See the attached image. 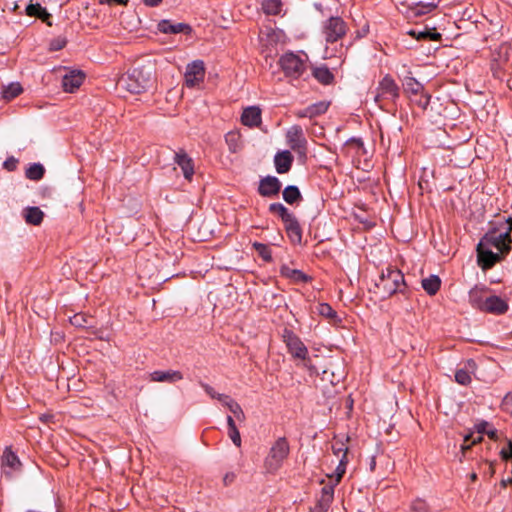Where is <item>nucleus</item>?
Here are the masks:
<instances>
[{
    "instance_id": "61",
    "label": "nucleus",
    "mask_w": 512,
    "mask_h": 512,
    "mask_svg": "<svg viewBox=\"0 0 512 512\" xmlns=\"http://www.w3.org/2000/svg\"><path fill=\"white\" fill-rule=\"evenodd\" d=\"M486 433L490 436V438H494L496 436V430H487Z\"/></svg>"
},
{
    "instance_id": "54",
    "label": "nucleus",
    "mask_w": 512,
    "mask_h": 512,
    "mask_svg": "<svg viewBox=\"0 0 512 512\" xmlns=\"http://www.w3.org/2000/svg\"><path fill=\"white\" fill-rule=\"evenodd\" d=\"M505 406L510 410L512 414V395H507L505 397Z\"/></svg>"
},
{
    "instance_id": "9",
    "label": "nucleus",
    "mask_w": 512,
    "mask_h": 512,
    "mask_svg": "<svg viewBox=\"0 0 512 512\" xmlns=\"http://www.w3.org/2000/svg\"><path fill=\"white\" fill-rule=\"evenodd\" d=\"M0 462L1 474L7 479H12L21 471L22 463L19 457L10 448L5 449Z\"/></svg>"
},
{
    "instance_id": "25",
    "label": "nucleus",
    "mask_w": 512,
    "mask_h": 512,
    "mask_svg": "<svg viewBox=\"0 0 512 512\" xmlns=\"http://www.w3.org/2000/svg\"><path fill=\"white\" fill-rule=\"evenodd\" d=\"M312 75L314 76L315 79H317L321 84L324 85H329L334 80L333 73L325 65L314 67L312 69Z\"/></svg>"
},
{
    "instance_id": "57",
    "label": "nucleus",
    "mask_w": 512,
    "mask_h": 512,
    "mask_svg": "<svg viewBox=\"0 0 512 512\" xmlns=\"http://www.w3.org/2000/svg\"><path fill=\"white\" fill-rule=\"evenodd\" d=\"M226 420H227L228 430L231 429L232 427H236L235 421L231 415H228Z\"/></svg>"
},
{
    "instance_id": "7",
    "label": "nucleus",
    "mask_w": 512,
    "mask_h": 512,
    "mask_svg": "<svg viewBox=\"0 0 512 512\" xmlns=\"http://www.w3.org/2000/svg\"><path fill=\"white\" fill-rule=\"evenodd\" d=\"M282 338L290 355L294 359L304 361L305 365L308 366L306 361L309 360V352L300 337H298L292 330L284 329Z\"/></svg>"
},
{
    "instance_id": "63",
    "label": "nucleus",
    "mask_w": 512,
    "mask_h": 512,
    "mask_svg": "<svg viewBox=\"0 0 512 512\" xmlns=\"http://www.w3.org/2000/svg\"><path fill=\"white\" fill-rule=\"evenodd\" d=\"M476 478H477L476 473H472V474H471V479H472V480H475Z\"/></svg>"
},
{
    "instance_id": "27",
    "label": "nucleus",
    "mask_w": 512,
    "mask_h": 512,
    "mask_svg": "<svg viewBox=\"0 0 512 512\" xmlns=\"http://www.w3.org/2000/svg\"><path fill=\"white\" fill-rule=\"evenodd\" d=\"M43 216L44 214L39 207H27L24 210V218L28 224L39 225Z\"/></svg>"
},
{
    "instance_id": "21",
    "label": "nucleus",
    "mask_w": 512,
    "mask_h": 512,
    "mask_svg": "<svg viewBox=\"0 0 512 512\" xmlns=\"http://www.w3.org/2000/svg\"><path fill=\"white\" fill-rule=\"evenodd\" d=\"M242 124L248 127H257L261 123V110L256 106L244 109L241 115Z\"/></svg>"
},
{
    "instance_id": "16",
    "label": "nucleus",
    "mask_w": 512,
    "mask_h": 512,
    "mask_svg": "<svg viewBox=\"0 0 512 512\" xmlns=\"http://www.w3.org/2000/svg\"><path fill=\"white\" fill-rule=\"evenodd\" d=\"M293 164V156L290 151H279L274 156V166L278 174L288 173Z\"/></svg>"
},
{
    "instance_id": "2",
    "label": "nucleus",
    "mask_w": 512,
    "mask_h": 512,
    "mask_svg": "<svg viewBox=\"0 0 512 512\" xmlns=\"http://www.w3.org/2000/svg\"><path fill=\"white\" fill-rule=\"evenodd\" d=\"M375 286L381 292V297L385 299L397 292L403 293L406 283L404 275L400 270L387 267L382 270Z\"/></svg>"
},
{
    "instance_id": "4",
    "label": "nucleus",
    "mask_w": 512,
    "mask_h": 512,
    "mask_svg": "<svg viewBox=\"0 0 512 512\" xmlns=\"http://www.w3.org/2000/svg\"><path fill=\"white\" fill-rule=\"evenodd\" d=\"M308 56L305 53L287 52L279 59V64L285 76L290 79H299L308 68Z\"/></svg>"
},
{
    "instance_id": "38",
    "label": "nucleus",
    "mask_w": 512,
    "mask_h": 512,
    "mask_svg": "<svg viewBox=\"0 0 512 512\" xmlns=\"http://www.w3.org/2000/svg\"><path fill=\"white\" fill-rule=\"evenodd\" d=\"M347 462H348V460L345 457V455H342V457L339 459V463L335 469V476H336L335 484H337L341 480L343 475L345 474Z\"/></svg>"
},
{
    "instance_id": "47",
    "label": "nucleus",
    "mask_w": 512,
    "mask_h": 512,
    "mask_svg": "<svg viewBox=\"0 0 512 512\" xmlns=\"http://www.w3.org/2000/svg\"><path fill=\"white\" fill-rule=\"evenodd\" d=\"M200 386L204 389V391L213 399H217L221 393H218L214 390L213 387L208 385L207 383L201 382Z\"/></svg>"
},
{
    "instance_id": "24",
    "label": "nucleus",
    "mask_w": 512,
    "mask_h": 512,
    "mask_svg": "<svg viewBox=\"0 0 512 512\" xmlns=\"http://www.w3.org/2000/svg\"><path fill=\"white\" fill-rule=\"evenodd\" d=\"M476 364L473 360H469L464 368L458 369L455 373V380L461 385H468L471 382V373Z\"/></svg>"
},
{
    "instance_id": "58",
    "label": "nucleus",
    "mask_w": 512,
    "mask_h": 512,
    "mask_svg": "<svg viewBox=\"0 0 512 512\" xmlns=\"http://www.w3.org/2000/svg\"><path fill=\"white\" fill-rule=\"evenodd\" d=\"M352 142L356 143V144H357V145H359V146H363V142H362V140H361V139H358V138H354V137H351L350 139H348V140L346 141V144H348V143H352Z\"/></svg>"
},
{
    "instance_id": "11",
    "label": "nucleus",
    "mask_w": 512,
    "mask_h": 512,
    "mask_svg": "<svg viewBox=\"0 0 512 512\" xmlns=\"http://www.w3.org/2000/svg\"><path fill=\"white\" fill-rule=\"evenodd\" d=\"M281 182L275 176H265L260 179L258 193L263 197L277 196L281 190Z\"/></svg>"
},
{
    "instance_id": "46",
    "label": "nucleus",
    "mask_w": 512,
    "mask_h": 512,
    "mask_svg": "<svg viewBox=\"0 0 512 512\" xmlns=\"http://www.w3.org/2000/svg\"><path fill=\"white\" fill-rule=\"evenodd\" d=\"M41 10L42 6L39 3H31L26 7V14L28 16H37Z\"/></svg>"
},
{
    "instance_id": "29",
    "label": "nucleus",
    "mask_w": 512,
    "mask_h": 512,
    "mask_svg": "<svg viewBox=\"0 0 512 512\" xmlns=\"http://www.w3.org/2000/svg\"><path fill=\"white\" fill-rule=\"evenodd\" d=\"M488 426L487 423H481L478 425V434L477 435H474L473 433L465 436L464 438V443L461 445V448L463 450H467L470 448L471 445L481 441L482 439V436L480 435L481 433H486L487 430H486V427Z\"/></svg>"
},
{
    "instance_id": "10",
    "label": "nucleus",
    "mask_w": 512,
    "mask_h": 512,
    "mask_svg": "<svg viewBox=\"0 0 512 512\" xmlns=\"http://www.w3.org/2000/svg\"><path fill=\"white\" fill-rule=\"evenodd\" d=\"M205 76L204 62L195 60L189 63L185 71V84L189 88H193L203 82Z\"/></svg>"
},
{
    "instance_id": "5",
    "label": "nucleus",
    "mask_w": 512,
    "mask_h": 512,
    "mask_svg": "<svg viewBox=\"0 0 512 512\" xmlns=\"http://www.w3.org/2000/svg\"><path fill=\"white\" fill-rule=\"evenodd\" d=\"M290 446L285 437L278 438L270 448V451L265 458L264 466L269 473H275L279 470L284 460L288 457Z\"/></svg>"
},
{
    "instance_id": "35",
    "label": "nucleus",
    "mask_w": 512,
    "mask_h": 512,
    "mask_svg": "<svg viewBox=\"0 0 512 512\" xmlns=\"http://www.w3.org/2000/svg\"><path fill=\"white\" fill-rule=\"evenodd\" d=\"M253 248L257 251L258 255L266 262H270L272 260V251L268 245L254 242Z\"/></svg>"
},
{
    "instance_id": "37",
    "label": "nucleus",
    "mask_w": 512,
    "mask_h": 512,
    "mask_svg": "<svg viewBox=\"0 0 512 512\" xmlns=\"http://www.w3.org/2000/svg\"><path fill=\"white\" fill-rule=\"evenodd\" d=\"M239 134L235 133V132H228L225 136V141L227 143V145L229 146V150L231 152H237L240 148V145H239Z\"/></svg>"
},
{
    "instance_id": "26",
    "label": "nucleus",
    "mask_w": 512,
    "mask_h": 512,
    "mask_svg": "<svg viewBox=\"0 0 512 512\" xmlns=\"http://www.w3.org/2000/svg\"><path fill=\"white\" fill-rule=\"evenodd\" d=\"M283 199L286 203L292 205L302 200V195L296 185H288L283 190Z\"/></svg>"
},
{
    "instance_id": "52",
    "label": "nucleus",
    "mask_w": 512,
    "mask_h": 512,
    "mask_svg": "<svg viewBox=\"0 0 512 512\" xmlns=\"http://www.w3.org/2000/svg\"><path fill=\"white\" fill-rule=\"evenodd\" d=\"M36 17L46 21L50 17V14L48 13L46 8L42 7V10L39 11V14Z\"/></svg>"
},
{
    "instance_id": "12",
    "label": "nucleus",
    "mask_w": 512,
    "mask_h": 512,
    "mask_svg": "<svg viewBox=\"0 0 512 512\" xmlns=\"http://www.w3.org/2000/svg\"><path fill=\"white\" fill-rule=\"evenodd\" d=\"M85 74L80 70H71L62 78V87L65 92L73 93L83 83Z\"/></svg>"
},
{
    "instance_id": "32",
    "label": "nucleus",
    "mask_w": 512,
    "mask_h": 512,
    "mask_svg": "<svg viewBox=\"0 0 512 512\" xmlns=\"http://www.w3.org/2000/svg\"><path fill=\"white\" fill-rule=\"evenodd\" d=\"M22 92V87L18 82H12L2 87V97L11 100Z\"/></svg>"
},
{
    "instance_id": "17",
    "label": "nucleus",
    "mask_w": 512,
    "mask_h": 512,
    "mask_svg": "<svg viewBox=\"0 0 512 512\" xmlns=\"http://www.w3.org/2000/svg\"><path fill=\"white\" fill-rule=\"evenodd\" d=\"M488 297V288L486 286H474L468 293L469 303L473 308L482 310L485 300Z\"/></svg>"
},
{
    "instance_id": "19",
    "label": "nucleus",
    "mask_w": 512,
    "mask_h": 512,
    "mask_svg": "<svg viewBox=\"0 0 512 512\" xmlns=\"http://www.w3.org/2000/svg\"><path fill=\"white\" fill-rule=\"evenodd\" d=\"M150 379L154 382L175 383L183 379V375L177 370H156L150 373Z\"/></svg>"
},
{
    "instance_id": "39",
    "label": "nucleus",
    "mask_w": 512,
    "mask_h": 512,
    "mask_svg": "<svg viewBox=\"0 0 512 512\" xmlns=\"http://www.w3.org/2000/svg\"><path fill=\"white\" fill-rule=\"evenodd\" d=\"M332 451L337 457L341 458L342 455H345L347 458L348 447L343 441L335 440V442L332 444Z\"/></svg>"
},
{
    "instance_id": "34",
    "label": "nucleus",
    "mask_w": 512,
    "mask_h": 512,
    "mask_svg": "<svg viewBox=\"0 0 512 512\" xmlns=\"http://www.w3.org/2000/svg\"><path fill=\"white\" fill-rule=\"evenodd\" d=\"M282 3L280 0H264L262 8L266 14L276 15L280 13Z\"/></svg>"
},
{
    "instance_id": "30",
    "label": "nucleus",
    "mask_w": 512,
    "mask_h": 512,
    "mask_svg": "<svg viewBox=\"0 0 512 512\" xmlns=\"http://www.w3.org/2000/svg\"><path fill=\"white\" fill-rule=\"evenodd\" d=\"M269 211L271 213L277 214L281 218L283 223L295 216L282 203H271L269 205Z\"/></svg>"
},
{
    "instance_id": "64",
    "label": "nucleus",
    "mask_w": 512,
    "mask_h": 512,
    "mask_svg": "<svg viewBox=\"0 0 512 512\" xmlns=\"http://www.w3.org/2000/svg\"><path fill=\"white\" fill-rule=\"evenodd\" d=\"M25 512H41V511L34 510V509H28V510H26Z\"/></svg>"
},
{
    "instance_id": "43",
    "label": "nucleus",
    "mask_w": 512,
    "mask_h": 512,
    "mask_svg": "<svg viewBox=\"0 0 512 512\" xmlns=\"http://www.w3.org/2000/svg\"><path fill=\"white\" fill-rule=\"evenodd\" d=\"M66 43V38L59 36L51 40L49 48L51 51H59L65 47Z\"/></svg>"
},
{
    "instance_id": "6",
    "label": "nucleus",
    "mask_w": 512,
    "mask_h": 512,
    "mask_svg": "<svg viewBox=\"0 0 512 512\" xmlns=\"http://www.w3.org/2000/svg\"><path fill=\"white\" fill-rule=\"evenodd\" d=\"M322 35L327 43L340 40L347 32L346 22L339 16H330L321 25Z\"/></svg>"
},
{
    "instance_id": "41",
    "label": "nucleus",
    "mask_w": 512,
    "mask_h": 512,
    "mask_svg": "<svg viewBox=\"0 0 512 512\" xmlns=\"http://www.w3.org/2000/svg\"><path fill=\"white\" fill-rule=\"evenodd\" d=\"M409 512H431L424 500L417 499L412 502Z\"/></svg>"
},
{
    "instance_id": "18",
    "label": "nucleus",
    "mask_w": 512,
    "mask_h": 512,
    "mask_svg": "<svg viewBox=\"0 0 512 512\" xmlns=\"http://www.w3.org/2000/svg\"><path fill=\"white\" fill-rule=\"evenodd\" d=\"M175 163L181 168L182 173L187 180H191L194 174V165L192 159L184 151L175 153Z\"/></svg>"
},
{
    "instance_id": "3",
    "label": "nucleus",
    "mask_w": 512,
    "mask_h": 512,
    "mask_svg": "<svg viewBox=\"0 0 512 512\" xmlns=\"http://www.w3.org/2000/svg\"><path fill=\"white\" fill-rule=\"evenodd\" d=\"M152 81L150 68L136 67L127 71L119 79V85L131 93H142L148 89Z\"/></svg>"
},
{
    "instance_id": "55",
    "label": "nucleus",
    "mask_w": 512,
    "mask_h": 512,
    "mask_svg": "<svg viewBox=\"0 0 512 512\" xmlns=\"http://www.w3.org/2000/svg\"><path fill=\"white\" fill-rule=\"evenodd\" d=\"M423 8H426V10H419L418 13H427L431 11L432 9L436 8V5L433 3H428L427 5L423 6Z\"/></svg>"
},
{
    "instance_id": "50",
    "label": "nucleus",
    "mask_w": 512,
    "mask_h": 512,
    "mask_svg": "<svg viewBox=\"0 0 512 512\" xmlns=\"http://www.w3.org/2000/svg\"><path fill=\"white\" fill-rule=\"evenodd\" d=\"M218 401L225 407L229 408V405L232 404L235 400L231 398L229 395L220 394L218 397Z\"/></svg>"
},
{
    "instance_id": "36",
    "label": "nucleus",
    "mask_w": 512,
    "mask_h": 512,
    "mask_svg": "<svg viewBox=\"0 0 512 512\" xmlns=\"http://www.w3.org/2000/svg\"><path fill=\"white\" fill-rule=\"evenodd\" d=\"M316 311L323 317L334 320L337 318L336 311L328 303H320L316 307Z\"/></svg>"
},
{
    "instance_id": "14",
    "label": "nucleus",
    "mask_w": 512,
    "mask_h": 512,
    "mask_svg": "<svg viewBox=\"0 0 512 512\" xmlns=\"http://www.w3.org/2000/svg\"><path fill=\"white\" fill-rule=\"evenodd\" d=\"M330 103L327 101H319L316 103H313L303 109H300L296 112V116L299 118H315L317 116H320L324 114L328 108Z\"/></svg>"
},
{
    "instance_id": "33",
    "label": "nucleus",
    "mask_w": 512,
    "mask_h": 512,
    "mask_svg": "<svg viewBox=\"0 0 512 512\" xmlns=\"http://www.w3.org/2000/svg\"><path fill=\"white\" fill-rule=\"evenodd\" d=\"M404 90L413 95H418L423 93V86L420 82H418L415 78L410 77L407 78L403 84Z\"/></svg>"
},
{
    "instance_id": "49",
    "label": "nucleus",
    "mask_w": 512,
    "mask_h": 512,
    "mask_svg": "<svg viewBox=\"0 0 512 512\" xmlns=\"http://www.w3.org/2000/svg\"><path fill=\"white\" fill-rule=\"evenodd\" d=\"M336 484H328L325 485L321 490V496H326L330 498H334V486Z\"/></svg>"
},
{
    "instance_id": "45",
    "label": "nucleus",
    "mask_w": 512,
    "mask_h": 512,
    "mask_svg": "<svg viewBox=\"0 0 512 512\" xmlns=\"http://www.w3.org/2000/svg\"><path fill=\"white\" fill-rule=\"evenodd\" d=\"M228 435L231 439V441L237 446L240 447L241 445V436L237 429V427H232L228 430Z\"/></svg>"
},
{
    "instance_id": "15",
    "label": "nucleus",
    "mask_w": 512,
    "mask_h": 512,
    "mask_svg": "<svg viewBox=\"0 0 512 512\" xmlns=\"http://www.w3.org/2000/svg\"><path fill=\"white\" fill-rule=\"evenodd\" d=\"M157 29L164 34H189L191 27L185 23H173L170 20L164 19L157 24Z\"/></svg>"
},
{
    "instance_id": "31",
    "label": "nucleus",
    "mask_w": 512,
    "mask_h": 512,
    "mask_svg": "<svg viewBox=\"0 0 512 512\" xmlns=\"http://www.w3.org/2000/svg\"><path fill=\"white\" fill-rule=\"evenodd\" d=\"M44 173L45 169L42 164L33 163L26 169L25 175L30 180L38 181L43 178Z\"/></svg>"
},
{
    "instance_id": "1",
    "label": "nucleus",
    "mask_w": 512,
    "mask_h": 512,
    "mask_svg": "<svg viewBox=\"0 0 512 512\" xmlns=\"http://www.w3.org/2000/svg\"><path fill=\"white\" fill-rule=\"evenodd\" d=\"M512 218L508 217L490 228L477 244V261L483 270L492 268L511 250Z\"/></svg>"
},
{
    "instance_id": "53",
    "label": "nucleus",
    "mask_w": 512,
    "mask_h": 512,
    "mask_svg": "<svg viewBox=\"0 0 512 512\" xmlns=\"http://www.w3.org/2000/svg\"><path fill=\"white\" fill-rule=\"evenodd\" d=\"M142 1L148 7H156L162 2V0H142Z\"/></svg>"
},
{
    "instance_id": "56",
    "label": "nucleus",
    "mask_w": 512,
    "mask_h": 512,
    "mask_svg": "<svg viewBox=\"0 0 512 512\" xmlns=\"http://www.w3.org/2000/svg\"><path fill=\"white\" fill-rule=\"evenodd\" d=\"M127 2V0H100V3L104 4H112V3H117V4H125Z\"/></svg>"
},
{
    "instance_id": "13",
    "label": "nucleus",
    "mask_w": 512,
    "mask_h": 512,
    "mask_svg": "<svg viewBox=\"0 0 512 512\" xmlns=\"http://www.w3.org/2000/svg\"><path fill=\"white\" fill-rule=\"evenodd\" d=\"M508 310L507 302L499 296L488 295L481 311L500 315Z\"/></svg>"
},
{
    "instance_id": "48",
    "label": "nucleus",
    "mask_w": 512,
    "mask_h": 512,
    "mask_svg": "<svg viewBox=\"0 0 512 512\" xmlns=\"http://www.w3.org/2000/svg\"><path fill=\"white\" fill-rule=\"evenodd\" d=\"M17 166V160L14 157L7 158L4 163L3 167L8 171H13L16 169Z\"/></svg>"
},
{
    "instance_id": "60",
    "label": "nucleus",
    "mask_w": 512,
    "mask_h": 512,
    "mask_svg": "<svg viewBox=\"0 0 512 512\" xmlns=\"http://www.w3.org/2000/svg\"><path fill=\"white\" fill-rule=\"evenodd\" d=\"M429 96H425V99L423 101H420V105L425 108L429 104Z\"/></svg>"
},
{
    "instance_id": "40",
    "label": "nucleus",
    "mask_w": 512,
    "mask_h": 512,
    "mask_svg": "<svg viewBox=\"0 0 512 512\" xmlns=\"http://www.w3.org/2000/svg\"><path fill=\"white\" fill-rule=\"evenodd\" d=\"M333 498L320 496L316 505V512H328Z\"/></svg>"
},
{
    "instance_id": "42",
    "label": "nucleus",
    "mask_w": 512,
    "mask_h": 512,
    "mask_svg": "<svg viewBox=\"0 0 512 512\" xmlns=\"http://www.w3.org/2000/svg\"><path fill=\"white\" fill-rule=\"evenodd\" d=\"M409 512H431L424 500L417 499L412 502Z\"/></svg>"
},
{
    "instance_id": "59",
    "label": "nucleus",
    "mask_w": 512,
    "mask_h": 512,
    "mask_svg": "<svg viewBox=\"0 0 512 512\" xmlns=\"http://www.w3.org/2000/svg\"><path fill=\"white\" fill-rule=\"evenodd\" d=\"M234 479V474H226L223 481L226 485L230 484Z\"/></svg>"
},
{
    "instance_id": "22",
    "label": "nucleus",
    "mask_w": 512,
    "mask_h": 512,
    "mask_svg": "<svg viewBox=\"0 0 512 512\" xmlns=\"http://www.w3.org/2000/svg\"><path fill=\"white\" fill-rule=\"evenodd\" d=\"M281 276L289 279L293 283H305L310 280V277L299 269L290 268L284 264L280 267Z\"/></svg>"
},
{
    "instance_id": "8",
    "label": "nucleus",
    "mask_w": 512,
    "mask_h": 512,
    "mask_svg": "<svg viewBox=\"0 0 512 512\" xmlns=\"http://www.w3.org/2000/svg\"><path fill=\"white\" fill-rule=\"evenodd\" d=\"M399 97V86L390 75H385L378 83L374 101L378 104L382 100L395 101Z\"/></svg>"
},
{
    "instance_id": "28",
    "label": "nucleus",
    "mask_w": 512,
    "mask_h": 512,
    "mask_svg": "<svg viewBox=\"0 0 512 512\" xmlns=\"http://www.w3.org/2000/svg\"><path fill=\"white\" fill-rule=\"evenodd\" d=\"M441 286V280L437 275H430L422 280V288L429 294L435 295Z\"/></svg>"
},
{
    "instance_id": "44",
    "label": "nucleus",
    "mask_w": 512,
    "mask_h": 512,
    "mask_svg": "<svg viewBox=\"0 0 512 512\" xmlns=\"http://www.w3.org/2000/svg\"><path fill=\"white\" fill-rule=\"evenodd\" d=\"M228 409L236 417L237 420L243 421L245 419L244 412L241 406L236 401L230 404Z\"/></svg>"
},
{
    "instance_id": "20",
    "label": "nucleus",
    "mask_w": 512,
    "mask_h": 512,
    "mask_svg": "<svg viewBox=\"0 0 512 512\" xmlns=\"http://www.w3.org/2000/svg\"><path fill=\"white\" fill-rule=\"evenodd\" d=\"M287 141L292 149L303 148L306 145V139L303 130L299 125L290 127L287 131Z\"/></svg>"
},
{
    "instance_id": "51",
    "label": "nucleus",
    "mask_w": 512,
    "mask_h": 512,
    "mask_svg": "<svg viewBox=\"0 0 512 512\" xmlns=\"http://www.w3.org/2000/svg\"><path fill=\"white\" fill-rule=\"evenodd\" d=\"M501 455L504 459H512V442L508 443L507 448L501 450Z\"/></svg>"
},
{
    "instance_id": "62",
    "label": "nucleus",
    "mask_w": 512,
    "mask_h": 512,
    "mask_svg": "<svg viewBox=\"0 0 512 512\" xmlns=\"http://www.w3.org/2000/svg\"><path fill=\"white\" fill-rule=\"evenodd\" d=\"M314 7H315L317 10H319V11H321V10H322V5H321L320 3H315V4H314Z\"/></svg>"
},
{
    "instance_id": "23",
    "label": "nucleus",
    "mask_w": 512,
    "mask_h": 512,
    "mask_svg": "<svg viewBox=\"0 0 512 512\" xmlns=\"http://www.w3.org/2000/svg\"><path fill=\"white\" fill-rule=\"evenodd\" d=\"M284 225L291 241L294 243H300L302 239V230L296 216L284 222Z\"/></svg>"
}]
</instances>
